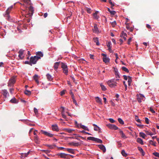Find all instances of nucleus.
Listing matches in <instances>:
<instances>
[{
    "mask_svg": "<svg viewBox=\"0 0 159 159\" xmlns=\"http://www.w3.org/2000/svg\"><path fill=\"white\" fill-rule=\"evenodd\" d=\"M12 8V6L9 7L6 11V13L4 15V16L6 17V19L10 21H11L12 19L9 14Z\"/></svg>",
    "mask_w": 159,
    "mask_h": 159,
    "instance_id": "1",
    "label": "nucleus"
},
{
    "mask_svg": "<svg viewBox=\"0 0 159 159\" xmlns=\"http://www.w3.org/2000/svg\"><path fill=\"white\" fill-rule=\"evenodd\" d=\"M40 59V57H39L37 56L31 57L30 58V61L31 64V66L32 64H36L37 61Z\"/></svg>",
    "mask_w": 159,
    "mask_h": 159,
    "instance_id": "2",
    "label": "nucleus"
},
{
    "mask_svg": "<svg viewBox=\"0 0 159 159\" xmlns=\"http://www.w3.org/2000/svg\"><path fill=\"white\" fill-rule=\"evenodd\" d=\"M107 84L111 88H115L117 86V83L114 79L108 80L107 82Z\"/></svg>",
    "mask_w": 159,
    "mask_h": 159,
    "instance_id": "3",
    "label": "nucleus"
},
{
    "mask_svg": "<svg viewBox=\"0 0 159 159\" xmlns=\"http://www.w3.org/2000/svg\"><path fill=\"white\" fill-rule=\"evenodd\" d=\"M61 67L63 70V72L66 75H68V72L67 66L66 63L61 62Z\"/></svg>",
    "mask_w": 159,
    "mask_h": 159,
    "instance_id": "4",
    "label": "nucleus"
},
{
    "mask_svg": "<svg viewBox=\"0 0 159 159\" xmlns=\"http://www.w3.org/2000/svg\"><path fill=\"white\" fill-rule=\"evenodd\" d=\"M16 82L15 77H12L9 80L8 83V86L11 87Z\"/></svg>",
    "mask_w": 159,
    "mask_h": 159,
    "instance_id": "5",
    "label": "nucleus"
},
{
    "mask_svg": "<svg viewBox=\"0 0 159 159\" xmlns=\"http://www.w3.org/2000/svg\"><path fill=\"white\" fill-rule=\"evenodd\" d=\"M106 126L109 128L114 130H116L118 129V128L116 125L113 124H107Z\"/></svg>",
    "mask_w": 159,
    "mask_h": 159,
    "instance_id": "6",
    "label": "nucleus"
},
{
    "mask_svg": "<svg viewBox=\"0 0 159 159\" xmlns=\"http://www.w3.org/2000/svg\"><path fill=\"white\" fill-rule=\"evenodd\" d=\"M29 10V12L27 14V16H29L31 17L34 13L33 7L32 6H30L28 7Z\"/></svg>",
    "mask_w": 159,
    "mask_h": 159,
    "instance_id": "7",
    "label": "nucleus"
},
{
    "mask_svg": "<svg viewBox=\"0 0 159 159\" xmlns=\"http://www.w3.org/2000/svg\"><path fill=\"white\" fill-rule=\"evenodd\" d=\"M57 155L58 156L60 157L61 158H67V156L68 155L64 153H58Z\"/></svg>",
    "mask_w": 159,
    "mask_h": 159,
    "instance_id": "8",
    "label": "nucleus"
},
{
    "mask_svg": "<svg viewBox=\"0 0 159 159\" xmlns=\"http://www.w3.org/2000/svg\"><path fill=\"white\" fill-rule=\"evenodd\" d=\"M144 98V96L142 94H140L138 95L137 98V101L139 102L140 103L142 102V100H143Z\"/></svg>",
    "mask_w": 159,
    "mask_h": 159,
    "instance_id": "9",
    "label": "nucleus"
},
{
    "mask_svg": "<svg viewBox=\"0 0 159 159\" xmlns=\"http://www.w3.org/2000/svg\"><path fill=\"white\" fill-rule=\"evenodd\" d=\"M52 130L53 131H58L59 130L58 127L57 125H52Z\"/></svg>",
    "mask_w": 159,
    "mask_h": 159,
    "instance_id": "10",
    "label": "nucleus"
},
{
    "mask_svg": "<svg viewBox=\"0 0 159 159\" xmlns=\"http://www.w3.org/2000/svg\"><path fill=\"white\" fill-rule=\"evenodd\" d=\"M60 62H56L54 63V66H53L54 69L56 70L58 68L59 66Z\"/></svg>",
    "mask_w": 159,
    "mask_h": 159,
    "instance_id": "11",
    "label": "nucleus"
},
{
    "mask_svg": "<svg viewBox=\"0 0 159 159\" xmlns=\"http://www.w3.org/2000/svg\"><path fill=\"white\" fill-rule=\"evenodd\" d=\"M93 31L95 33H97L99 32L97 25L96 24H95L94 26V28L93 29Z\"/></svg>",
    "mask_w": 159,
    "mask_h": 159,
    "instance_id": "12",
    "label": "nucleus"
},
{
    "mask_svg": "<svg viewBox=\"0 0 159 159\" xmlns=\"http://www.w3.org/2000/svg\"><path fill=\"white\" fill-rule=\"evenodd\" d=\"M99 148L102 150L103 152H106V149L105 147L103 145H99L98 146Z\"/></svg>",
    "mask_w": 159,
    "mask_h": 159,
    "instance_id": "13",
    "label": "nucleus"
},
{
    "mask_svg": "<svg viewBox=\"0 0 159 159\" xmlns=\"http://www.w3.org/2000/svg\"><path fill=\"white\" fill-rule=\"evenodd\" d=\"M30 153V152H28L27 153H21V157L22 158H24L27 156Z\"/></svg>",
    "mask_w": 159,
    "mask_h": 159,
    "instance_id": "14",
    "label": "nucleus"
},
{
    "mask_svg": "<svg viewBox=\"0 0 159 159\" xmlns=\"http://www.w3.org/2000/svg\"><path fill=\"white\" fill-rule=\"evenodd\" d=\"M47 79L49 81H52L53 80L52 76L49 73H48L46 75Z\"/></svg>",
    "mask_w": 159,
    "mask_h": 159,
    "instance_id": "15",
    "label": "nucleus"
},
{
    "mask_svg": "<svg viewBox=\"0 0 159 159\" xmlns=\"http://www.w3.org/2000/svg\"><path fill=\"white\" fill-rule=\"evenodd\" d=\"M103 60L106 63H107L109 62L110 59L109 58L107 57H103Z\"/></svg>",
    "mask_w": 159,
    "mask_h": 159,
    "instance_id": "16",
    "label": "nucleus"
},
{
    "mask_svg": "<svg viewBox=\"0 0 159 159\" xmlns=\"http://www.w3.org/2000/svg\"><path fill=\"white\" fill-rule=\"evenodd\" d=\"M139 150L142 153V155L143 156H144L145 155V153L144 151H143V149L140 147H138Z\"/></svg>",
    "mask_w": 159,
    "mask_h": 159,
    "instance_id": "17",
    "label": "nucleus"
},
{
    "mask_svg": "<svg viewBox=\"0 0 159 159\" xmlns=\"http://www.w3.org/2000/svg\"><path fill=\"white\" fill-rule=\"evenodd\" d=\"M34 140L35 142L36 143H39V139L38 136L37 135H35L34 137Z\"/></svg>",
    "mask_w": 159,
    "mask_h": 159,
    "instance_id": "18",
    "label": "nucleus"
},
{
    "mask_svg": "<svg viewBox=\"0 0 159 159\" xmlns=\"http://www.w3.org/2000/svg\"><path fill=\"white\" fill-rule=\"evenodd\" d=\"M33 78L35 80L36 82L38 83H39V81H38V76L37 75H35L33 77Z\"/></svg>",
    "mask_w": 159,
    "mask_h": 159,
    "instance_id": "19",
    "label": "nucleus"
},
{
    "mask_svg": "<svg viewBox=\"0 0 159 159\" xmlns=\"http://www.w3.org/2000/svg\"><path fill=\"white\" fill-rule=\"evenodd\" d=\"M36 55L37 56L41 57H43V54L41 52H36Z\"/></svg>",
    "mask_w": 159,
    "mask_h": 159,
    "instance_id": "20",
    "label": "nucleus"
},
{
    "mask_svg": "<svg viewBox=\"0 0 159 159\" xmlns=\"http://www.w3.org/2000/svg\"><path fill=\"white\" fill-rule=\"evenodd\" d=\"M80 127L81 128L83 129L84 130H87L88 131H89V129L86 126H85L84 125H82L81 124H80Z\"/></svg>",
    "mask_w": 159,
    "mask_h": 159,
    "instance_id": "21",
    "label": "nucleus"
},
{
    "mask_svg": "<svg viewBox=\"0 0 159 159\" xmlns=\"http://www.w3.org/2000/svg\"><path fill=\"white\" fill-rule=\"evenodd\" d=\"M3 95L6 98H7V95L8 93V92L6 89H4L2 90Z\"/></svg>",
    "mask_w": 159,
    "mask_h": 159,
    "instance_id": "22",
    "label": "nucleus"
},
{
    "mask_svg": "<svg viewBox=\"0 0 159 159\" xmlns=\"http://www.w3.org/2000/svg\"><path fill=\"white\" fill-rule=\"evenodd\" d=\"M93 125L94 126V130L96 131H98V130H100V128L97 125L95 124H93Z\"/></svg>",
    "mask_w": 159,
    "mask_h": 159,
    "instance_id": "23",
    "label": "nucleus"
},
{
    "mask_svg": "<svg viewBox=\"0 0 159 159\" xmlns=\"http://www.w3.org/2000/svg\"><path fill=\"white\" fill-rule=\"evenodd\" d=\"M95 99L97 102L99 104H102V101L100 98L98 97H95Z\"/></svg>",
    "mask_w": 159,
    "mask_h": 159,
    "instance_id": "24",
    "label": "nucleus"
},
{
    "mask_svg": "<svg viewBox=\"0 0 159 159\" xmlns=\"http://www.w3.org/2000/svg\"><path fill=\"white\" fill-rule=\"evenodd\" d=\"M137 141L138 143L141 144H143V140L140 138H138L137 139Z\"/></svg>",
    "mask_w": 159,
    "mask_h": 159,
    "instance_id": "25",
    "label": "nucleus"
},
{
    "mask_svg": "<svg viewBox=\"0 0 159 159\" xmlns=\"http://www.w3.org/2000/svg\"><path fill=\"white\" fill-rule=\"evenodd\" d=\"M93 40L94 42L96 43V44L97 45H99L98 38H94Z\"/></svg>",
    "mask_w": 159,
    "mask_h": 159,
    "instance_id": "26",
    "label": "nucleus"
},
{
    "mask_svg": "<svg viewBox=\"0 0 159 159\" xmlns=\"http://www.w3.org/2000/svg\"><path fill=\"white\" fill-rule=\"evenodd\" d=\"M120 134L121 135V136L122 138L125 139L126 138V137L125 135V134L123 133V132L122 130H120Z\"/></svg>",
    "mask_w": 159,
    "mask_h": 159,
    "instance_id": "27",
    "label": "nucleus"
},
{
    "mask_svg": "<svg viewBox=\"0 0 159 159\" xmlns=\"http://www.w3.org/2000/svg\"><path fill=\"white\" fill-rule=\"evenodd\" d=\"M28 16H25V18L24 19L25 21V22L27 23H29L30 20V18H27Z\"/></svg>",
    "mask_w": 159,
    "mask_h": 159,
    "instance_id": "28",
    "label": "nucleus"
},
{
    "mask_svg": "<svg viewBox=\"0 0 159 159\" xmlns=\"http://www.w3.org/2000/svg\"><path fill=\"white\" fill-rule=\"evenodd\" d=\"M96 139V138L94 137H88L87 139L88 140H92V141H94L95 142Z\"/></svg>",
    "mask_w": 159,
    "mask_h": 159,
    "instance_id": "29",
    "label": "nucleus"
},
{
    "mask_svg": "<svg viewBox=\"0 0 159 159\" xmlns=\"http://www.w3.org/2000/svg\"><path fill=\"white\" fill-rule=\"evenodd\" d=\"M69 144L75 146H78L80 145L78 143H75L74 142H72Z\"/></svg>",
    "mask_w": 159,
    "mask_h": 159,
    "instance_id": "30",
    "label": "nucleus"
},
{
    "mask_svg": "<svg viewBox=\"0 0 159 159\" xmlns=\"http://www.w3.org/2000/svg\"><path fill=\"white\" fill-rule=\"evenodd\" d=\"M24 93L26 95H30L31 94V92L27 90H25L24 91Z\"/></svg>",
    "mask_w": 159,
    "mask_h": 159,
    "instance_id": "31",
    "label": "nucleus"
},
{
    "mask_svg": "<svg viewBox=\"0 0 159 159\" xmlns=\"http://www.w3.org/2000/svg\"><path fill=\"white\" fill-rule=\"evenodd\" d=\"M10 102L12 103H16L17 102V100L16 99L14 98L12 99H11L10 101Z\"/></svg>",
    "mask_w": 159,
    "mask_h": 159,
    "instance_id": "32",
    "label": "nucleus"
},
{
    "mask_svg": "<svg viewBox=\"0 0 159 159\" xmlns=\"http://www.w3.org/2000/svg\"><path fill=\"white\" fill-rule=\"evenodd\" d=\"M65 149L68 152L70 153L73 154L74 153V150L73 149L71 148H66Z\"/></svg>",
    "mask_w": 159,
    "mask_h": 159,
    "instance_id": "33",
    "label": "nucleus"
},
{
    "mask_svg": "<svg viewBox=\"0 0 159 159\" xmlns=\"http://www.w3.org/2000/svg\"><path fill=\"white\" fill-rule=\"evenodd\" d=\"M107 9H108V11L110 13L111 15H114L116 13V12L115 11H111V10L109 8H107Z\"/></svg>",
    "mask_w": 159,
    "mask_h": 159,
    "instance_id": "34",
    "label": "nucleus"
},
{
    "mask_svg": "<svg viewBox=\"0 0 159 159\" xmlns=\"http://www.w3.org/2000/svg\"><path fill=\"white\" fill-rule=\"evenodd\" d=\"M121 69H122V70L123 71H124L125 72H126L127 73H128L129 72V70H128V69L125 67H124V66L122 67L121 68Z\"/></svg>",
    "mask_w": 159,
    "mask_h": 159,
    "instance_id": "35",
    "label": "nucleus"
},
{
    "mask_svg": "<svg viewBox=\"0 0 159 159\" xmlns=\"http://www.w3.org/2000/svg\"><path fill=\"white\" fill-rule=\"evenodd\" d=\"M125 36H127V34L125 33H124L123 32L120 35V36L121 37H123V39H124L125 40H126V37H125Z\"/></svg>",
    "mask_w": 159,
    "mask_h": 159,
    "instance_id": "36",
    "label": "nucleus"
},
{
    "mask_svg": "<svg viewBox=\"0 0 159 159\" xmlns=\"http://www.w3.org/2000/svg\"><path fill=\"white\" fill-rule=\"evenodd\" d=\"M139 136L144 139L145 138V137L146 136L145 134L143 132H140L139 133Z\"/></svg>",
    "mask_w": 159,
    "mask_h": 159,
    "instance_id": "37",
    "label": "nucleus"
},
{
    "mask_svg": "<svg viewBox=\"0 0 159 159\" xmlns=\"http://www.w3.org/2000/svg\"><path fill=\"white\" fill-rule=\"evenodd\" d=\"M65 130L66 131L69 133H71L73 131H74V130L73 129H65Z\"/></svg>",
    "mask_w": 159,
    "mask_h": 159,
    "instance_id": "38",
    "label": "nucleus"
},
{
    "mask_svg": "<svg viewBox=\"0 0 159 159\" xmlns=\"http://www.w3.org/2000/svg\"><path fill=\"white\" fill-rule=\"evenodd\" d=\"M118 122L120 123L121 125H123L124 124V122L120 118H119L118 119Z\"/></svg>",
    "mask_w": 159,
    "mask_h": 159,
    "instance_id": "39",
    "label": "nucleus"
},
{
    "mask_svg": "<svg viewBox=\"0 0 159 159\" xmlns=\"http://www.w3.org/2000/svg\"><path fill=\"white\" fill-rule=\"evenodd\" d=\"M149 143L150 144L154 146H156V143L155 142H154L153 141L150 140L149 141Z\"/></svg>",
    "mask_w": 159,
    "mask_h": 159,
    "instance_id": "40",
    "label": "nucleus"
},
{
    "mask_svg": "<svg viewBox=\"0 0 159 159\" xmlns=\"http://www.w3.org/2000/svg\"><path fill=\"white\" fill-rule=\"evenodd\" d=\"M98 12V11H96L93 14V16L95 19H98L97 14Z\"/></svg>",
    "mask_w": 159,
    "mask_h": 159,
    "instance_id": "41",
    "label": "nucleus"
},
{
    "mask_svg": "<svg viewBox=\"0 0 159 159\" xmlns=\"http://www.w3.org/2000/svg\"><path fill=\"white\" fill-rule=\"evenodd\" d=\"M121 153L122 155L124 157H126L127 155V153L125 152V151L124 150H122L121 152Z\"/></svg>",
    "mask_w": 159,
    "mask_h": 159,
    "instance_id": "42",
    "label": "nucleus"
},
{
    "mask_svg": "<svg viewBox=\"0 0 159 159\" xmlns=\"http://www.w3.org/2000/svg\"><path fill=\"white\" fill-rule=\"evenodd\" d=\"M41 132L44 134L45 135L47 136L48 133V132H47V131H44L43 130H41Z\"/></svg>",
    "mask_w": 159,
    "mask_h": 159,
    "instance_id": "43",
    "label": "nucleus"
},
{
    "mask_svg": "<svg viewBox=\"0 0 159 159\" xmlns=\"http://www.w3.org/2000/svg\"><path fill=\"white\" fill-rule=\"evenodd\" d=\"M95 142L99 143H102V142L101 140L97 138L96 139Z\"/></svg>",
    "mask_w": 159,
    "mask_h": 159,
    "instance_id": "44",
    "label": "nucleus"
},
{
    "mask_svg": "<svg viewBox=\"0 0 159 159\" xmlns=\"http://www.w3.org/2000/svg\"><path fill=\"white\" fill-rule=\"evenodd\" d=\"M153 154L155 156L159 158V153L156 152L153 153Z\"/></svg>",
    "mask_w": 159,
    "mask_h": 159,
    "instance_id": "45",
    "label": "nucleus"
},
{
    "mask_svg": "<svg viewBox=\"0 0 159 159\" xmlns=\"http://www.w3.org/2000/svg\"><path fill=\"white\" fill-rule=\"evenodd\" d=\"M145 121L146 124H148L149 123V120L148 118H147V117L145 118Z\"/></svg>",
    "mask_w": 159,
    "mask_h": 159,
    "instance_id": "46",
    "label": "nucleus"
},
{
    "mask_svg": "<svg viewBox=\"0 0 159 159\" xmlns=\"http://www.w3.org/2000/svg\"><path fill=\"white\" fill-rule=\"evenodd\" d=\"M100 86L102 90L105 91L106 90L105 87L104 85L101 84Z\"/></svg>",
    "mask_w": 159,
    "mask_h": 159,
    "instance_id": "47",
    "label": "nucleus"
},
{
    "mask_svg": "<svg viewBox=\"0 0 159 159\" xmlns=\"http://www.w3.org/2000/svg\"><path fill=\"white\" fill-rule=\"evenodd\" d=\"M111 44V42H108L107 43V46L108 48V49H111L110 45Z\"/></svg>",
    "mask_w": 159,
    "mask_h": 159,
    "instance_id": "48",
    "label": "nucleus"
},
{
    "mask_svg": "<svg viewBox=\"0 0 159 159\" xmlns=\"http://www.w3.org/2000/svg\"><path fill=\"white\" fill-rule=\"evenodd\" d=\"M116 24V22L115 21L111 22V25L113 27H115Z\"/></svg>",
    "mask_w": 159,
    "mask_h": 159,
    "instance_id": "49",
    "label": "nucleus"
},
{
    "mask_svg": "<svg viewBox=\"0 0 159 159\" xmlns=\"http://www.w3.org/2000/svg\"><path fill=\"white\" fill-rule=\"evenodd\" d=\"M86 10L87 12L89 13H90L91 12V9L89 8H86Z\"/></svg>",
    "mask_w": 159,
    "mask_h": 159,
    "instance_id": "50",
    "label": "nucleus"
},
{
    "mask_svg": "<svg viewBox=\"0 0 159 159\" xmlns=\"http://www.w3.org/2000/svg\"><path fill=\"white\" fill-rule=\"evenodd\" d=\"M135 119H136V121L138 122H139V123H140L141 122V121L140 120V119H138V116H136L135 117Z\"/></svg>",
    "mask_w": 159,
    "mask_h": 159,
    "instance_id": "51",
    "label": "nucleus"
},
{
    "mask_svg": "<svg viewBox=\"0 0 159 159\" xmlns=\"http://www.w3.org/2000/svg\"><path fill=\"white\" fill-rule=\"evenodd\" d=\"M25 3L29 4L30 3V0H23Z\"/></svg>",
    "mask_w": 159,
    "mask_h": 159,
    "instance_id": "52",
    "label": "nucleus"
},
{
    "mask_svg": "<svg viewBox=\"0 0 159 159\" xmlns=\"http://www.w3.org/2000/svg\"><path fill=\"white\" fill-rule=\"evenodd\" d=\"M66 91V90H64L61 91L60 93L61 95H64L65 94Z\"/></svg>",
    "mask_w": 159,
    "mask_h": 159,
    "instance_id": "53",
    "label": "nucleus"
},
{
    "mask_svg": "<svg viewBox=\"0 0 159 159\" xmlns=\"http://www.w3.org/2000/svg\"><path fill=\"white\" fill-rule=\"evenodd\" d=\"M23 51H24L23 50L20 49L19 51L18 52V53L19 54H20L22 55L23 54Z\"/></svg>",
    "mask_w": 159,
    "mask_h": 159,
    "instance_id": "54",
    "label": "nucleus"
},
{
    "mask_svg": "<svg viewBox=\"0 0 159 159\" xmlns=\"http://www.w3.org/2000/svg\"><path fill=\"white\" fill-rule=\"evenodd\" d=\"M61 114L63 118L65 119L67 118L66 116L64 114V113L63 112H61Z\"/></svg>",
    "mask_w": 159,
    "mask_h": 159,
    "instance_id": "55",
    "label": "nucleus"
},
{
    "mask_svg": "<svg viewBox=\"0 0 159 159\" xmlns=\"http://www.w3.org/2000/svg\"><path fill=\"white\" fill-rule=\"evenodd\" d=\"M34 111L35 114H38V110L35 107L34 108Z\"/></svg>",
    "mask_w": 159,
    "mask_h": 159,
    "instance_id": "56",
    "label": "nucleus"
},
{
    "mask_svg": "<svg viewBox=\"0 0 159 159\" xmlns=\"http://www.w3.org/2000/svg\"><path fill=\"white\" fill-rule=\"evenodd\" d=\"M109 120L111 123H114L115 122V120L112 118L109 119Z\"/></svg>",
    "mask_w": 159,
    "mask_h": 159,
    "instance_id": "57",
    "label": "nucleus"
},
{
    "mask_svg": "<svg viewBox=\"0 0 159 159\" xmlns=\"http://www.w3.org/2000/svg\"><path fill=\"white\" fill-rule=\"evenodd\" d=\"M150 111H151L152 113H155V111L153 109L152 107L150 108Z\"/></svg>",
    "mask_w": 159,
    "mask_h": 159,
    "instance_id": "58",
    "label": "nucleus"
},
{
    "mask_svg": "<svg viewBox=\"0 0 159 159\" xmlns=\"http://www.w3.org/2000/svg\"><path fill=\"white\" fill-rule=\"evenodd\" d=\"M115 75L116 76V78H120V75H119L118 72L117 73H115Z\"/></svg>",
    "mask_w": 159,
    "mask_h": 159,
    "instance_id": "59",
    "label": "nucleus"
},
{
    "mask_svg": "<svg viewBox=\"0 0 159 159\" xmlns=\"http://www.w3.org/2000/svg\"><path fill=\"white\" fill-rule=\"evenodd\" d=\"M128 77L129 79L128 80V84L129 85L130 84L131 82V79L130 77L129 76Z\"/></svg>",
    "mask_w": 159,
    "mask_h": 159,
    "instance_id": "60",
    "label": "nucleus"
},
{
    "mask_svg": "<svg viewBox=\"0 0 159 159\" xmlns=\"http://www.w3.org/2000/svg\"><path fill=\"white\" fill-rule=\"evenodd\" d=\"M132 38H129L128 41L127 43L128 44H130L131 42V41Z\"/></svg>",
    "mask_w": 159,
    "mask_h": 159,
    "instance_id": "61",
    "label": "nucleus"
},
{
    "mask_svg": "<svg viewBox=\"0 0 159 159\" xmlns=\"http://www.w3.org/2000/svg\"><path fill=\"white\" fill-rule=\"evenodd\" d=\"M25 64H28L30 65L31 66V64L30 63V61H25Z\"/></svg>",
    "mask_w": 159,
    "mask_h": 159,
    "instance_id": "62",
    "label": "nucleus"
},
{
    "mask_svg": "<svg viewBox=\"0 0 159 159\" xmlns=\"http://www.w3.org/2000/svg\"><path fill=\"white\" fill-rule=\"evenodd\" d=\"M123 84L125 86V90H126L127 89V85L125 84V82L123 81Z\"/></svg>",
    "mask_w": 159,
    "mask_h": 159,
    "instance_id": "63",
    "label": "nucleus"
},
{
    "mask_svg": "<svg viewBox=\"0 0 159 159\" xmlns=\"http://www.w3.org/2000/svg\"><path fill=\"white\" fill-rule=\"evenodd\" d=\"M53 134L49 132L47 136H48L49 137H53Z\"/></svg>",
    "mask_w": 159,
    "mask_h": 159,
    "instance_id": "64",
    "label": "nucleus"
}]
</instances>
